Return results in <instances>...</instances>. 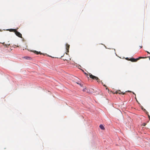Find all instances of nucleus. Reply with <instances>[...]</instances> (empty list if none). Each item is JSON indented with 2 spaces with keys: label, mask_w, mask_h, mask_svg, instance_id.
<instances>
[{
  "label": "nucleus",
  "mask_w": 150,
  "mask_h": 150,
  "mask_svg": "<svg viewBox=\"0 0 150 150\" xmlns=\"http://www.w3.org/2000/svg\"><path fill=\"white\" fill-rule=\"evenodd\" d=\"M13 31L15 32L16 35L19 37L22 38V34L15 29H12Z\"/></svg>",
  "instance_id": "f03ea898"
},
{
  "label": "nucleus",
  "mask_w": 150,
  "mask_h": 150,
  "mask_svg": "<svg viewBox=\"0 0 150 150\" xmlns=\"http://www.w3.org/2000/svg\"><path fill=\"white\" fill-rule=\"evenodd\" d=\"M23 58H24L26 59H31L30 57H23Z\"/></svg>",
  "instance_id": "1a4fd4ad"
},
{
  "label": "nucleus",
  "mask_w": 150,
  "mask_h": 150,
  "mask_svg": "<svg viewBox=\"0 0 150 150\" xmlns=\"http://www.w3.org/2000/svg\"><path fill=\"white\" fill-rule=\"evenodd\" d=\"M34 52L35 53L37 54H41V52H38V51H34Z\"/></svg>",
  "instance_id": "0eeeda50"
},
{
  "label": "nucleus",
  "mask_w": 150,
  "mask_h": 150,
  "mask_svg": "<svg viewBox=\"0 0 150 150\" xmlns=\"http://www.w3.org/2000/svg\"><path fill=\"white\" fill-rule=\"evenodd\" d=\"M18 47V45H17V46H16V45H13V47Z\"/></svg>",
  "instance_id": "f8f14e48"
},
{
  "label": "nucleus",
  "mask_w": 150,
  "mask_h": 150,
  "mask_svg": "<svg viewBox=\"0 0 150 150\" xmlns=\"http://www.w3.org/2000/svg\"><path fill=\"white\" fill-rule=\"evenodd\" d=\"M147 58V57H139L138 58L136 59H137V60H138L139 59H141V58Z\"/></svg>",
  "instance_id": "6e6552de"
},
{
  "label": "nucleus",
  "mask_w": 150,
  "mask_h": 150,
  "mask_svg": "<svg viewBox=\"0 0 150 150\" xmlns=\"http://www.w3.org/2000/svg\"><path fill=\"white\" fill-rule=\"evenodd\" d=\"M82 70V71H83V72H84V71H83V70Z\"/></svg>",
  "instance_id": "4be33fe9"
},
{
  "label": "nucleus",
  "mask_w": 150,
  "mask_h": 150,
  "mask_svg": "<svg viewBox=\"0 0 150 150\" xmlns=\"http://www.w3.org/2000/svg\"><path fill=\"white\" fill-rule=\"evenodd\" d=\"M84 73L86 75V76H88V74H87L85 72H84Z\"/></svg>",
  "instance_id": "9b49d317"
},
{
  "label": "nucleus",
  "mask_w": 150,
  "mask_h": 150,
  "mask_svg": "<svg viewBox=\"0 0 150 150\" xmlns=\"http://www.w3.org/2000/svg\"><path fill=\"white\" fill-rule=\"evenodd\" d=\"M64 60L65 61V60H67L66 59H64Z\"/></svg>",
  "instance_id": "aec40b11"
},
{
  "label": "nucleus",
  "mask_w": 150,
  "mask_h": 150,
  "mask_svg": "<svg viewBox=\"0 0 150 150\" xmlns=\"http://www.w3.org/2000/svg\"><path fill=\"white\" fill-rule=\"evenodd\" d=\"M149 60H150V57Z\"/></svg>",
  "instance_id": "5701e85b"
},
{
  "label": "nucleus",
  "mask_w": 150,
  "mask_h": 150,
  "mask_svg": "<svg viewBox=\"0 0 150 150\" xmlns=\"http://www.w3.org/2000/svg\"><path fill=\"white\" fill-rule=\"evenodd\" d=\"M128 92H131V91H128Z\"/></svg>",
  "instance_id": "6ab92c4d"
},
{
  "label": "nucleus",
  "mask_w": 150,
  "mask_h": 150,
  "mask_svg": "<svg viewBox=\"0 0 150 150\" xmlns=\"http://www.w3.org/2000/svg\"><path fill=\"white\" fill-rule=\"evenodd\" d=\"M126 59L128 60H129V59L128 58H126Z\"/></svg>",
  "instance_id": "dca6fc26"
},
{
  "label": "nucleus",
  "mask_w": 150,
  "mask_h": 150,
  "mask_svg": "<svg viewBox=\"0 0 150 150\" xmlns=\"http://www.w3.org/2000/svg\"><path fill=\"white\" fill-rule=\"evenodd\" d=\"M66 49L67 50V53L69 52V49L70 47V45H69L66 44Z\"/></svg>",
  "instance_id": "7ed1b4c3"
},
{
  "label": "nucleus",
  "mask_w": 150,
  "mask_h": 150,
  "mask_svg": "<svg viewBox=\"0 0 150 150\" xmlns=\"http://www.w3.org/2000/svg\"><path fill=\"white\" fill-rule=\"evenodd\" d=\"M146 125V123H143V124H142V125H143V126H145Z\"/></svg>",
  "instance_id": "ddd939ff"
},
{
  "label": "nucleus",
  "mask_w": 150,
  "mask_h": 150,
  "mask_svg": "<svg viewBox=\"0 0 150 150\" xmlns=\"http://www.w3.org/2000/svg\"><path fill=\"white\" fill-rule=\"evenodd\" d=\"M63 56H64V55L63 56H62L61 57H62Z\"/></svg>",
  "instance_id": "412c9836"
},
{
  "label": "nucleus",
  "mask_w": 150,
  "mask_h": 150,
  "mask_svg": "<svg viewBox=\"0 0 150 150\" xmlns=\"http://www.w3.org/2000/svg\"><path fill=\"white\" fill-rule=\"evenodd\" d=\"M100 127L101 129L103 130H104L105 129V128L104 126L102 125H100L99 126Z\"/></svg>",
  "instance_id": "423d86ee"
},
{
  "label": "nucleus",
  "mask_w": 150,
  "mask_h": 150,
  "mask_svg": "<svg viewBox=\"0 0 150 150\" xmlns=\"http://www.w3.org/2000/svg\"><path fill=\"white\" fill-rule=\"evenodd\" d=\"M89 77L90 78H92L93 79H95L99 83L100 82H101L102 84H103V83L102 82V81H100L99 79L97 77L91 74H89Z\"/></svg>",
  "instance_id": "f257e3e1"
},
{
  "label": "nucleus",
  "mask_w": 150,
  "mask_h": 150,
  "mask_svg": "<svg viewBox=\"0 0 150 150\" xmlns=\"http://www.w3.org/2000/svg\"><path fill=\"white\" fill-rule=\"evenodd\" d=\"M129 61H130L132 62H136L137 61L136 59H134V58H131L129 59Z\"/></svg>",
  "instance_id": "20e7f679"
},
{
  "label": "nucleus",
  "mask_w": 150,
  "mask_h": 150,
  "mask_svg": "<svg viewBox=\"0 0 150 150\" xmlns=\"http://www.w3.org/2000/svg\"><path fill=\"white\" fill-rule=\"evenodd\" d=\"M3 44L6 47H8V46L10 45V44H5L4 43H3Z\"/></svg>",
  "instance_id": "9d476101"
},
{
  "label": "nucleus",
  "mask_w": 150,
  "mask_h": 150,
  "mask_svg": "<svg viewBox=\"0 0 150 150\" xmlns=\"http://www.w3.org/2000/svg\"><path fill=\"white\" fill-rule=\"evenodd\" d=\"M133 94H134L135 96H136L135 94V93L134 92H133Z\"/></svg>",
  "instance_id": "f3484780"
},
{
  "label": "nucleus",
  "mask_w": 150,
  "mask_h": 150,
  "mask_svg": "<svg viewBox=\"0 0 150 150\" xmlns=\"http://www.w3.org/2000/svg\"><path fill=\"white\" fill-rule=\"evenodd\" d=\"M103 86H105V87H106V86L105 85H104Z\"/></svg>",
  "instance_id": "a211bd4d"
},
{
  "label": "nucleus",
  "mask_w": 150,
  "mask_h": 150,
  "mask_svg": "<svg viewBox=\"0 0 150 150\" xmlns=\"http://www.w3.org/2000/svg\"><path fill=\"white\" fill-rule=\"evenodd\" d=\"M147 52L149 53V54H150V53H149V52ZM149 57V59L150 58V56L149 57Z\"/></svg>",
  "instance_id": "4468645a"
},
{
  "label": "nucleus",
  "mask_w": 150,
  "mask_h": 150,
  "mask_svg": "<svg viewBox=\"0 0 150 150\" xmlns=\"http://www.w3.org/2000/svg\"><path fill=\"white\" fill-rule=\"evenodd\" d=\"M148 117H149V120H150V116H149V115H148Z\"/></svg>",
  "instance_id": "2eb2a0df"
},
{
  "label": "nucleus",
  "mask_w": 150,
  "mask_h": 150,
  "mask_svg": "<svg viewBox=\"0 0 150 150\" xmlns=\"http://www.w3.org/2000/svg\"><path fill=\"white\" fill-rule=\"evenodd\" d=\"M115 93H119L120 94H121V93H122L123 94V95L124 94H125V93H122L120 91H116V92H115Z\"/></svg>",
  "instance_id": "39448f33"
}]
</instances>
